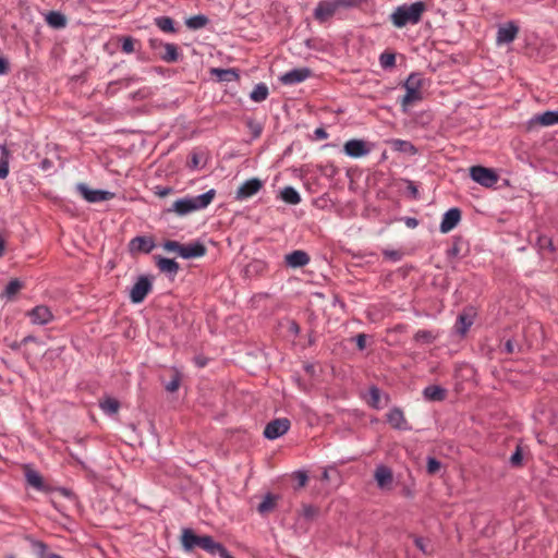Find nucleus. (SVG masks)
I'll return each mask as SVG.
<instances>
[{"label": "nucleus", "mask_w": 558, "mask_h": 558, "mask_svg": "<svg viewBox=\"0 0 558 558\" xmlns=\"http://www.w3.org/2000/svg\"><path fill=\"white\" fill-rule=\"evenodd\" d=\"M172 192H173V189L170 187V186L157 185L155 187V194L160 196V197H165V196L171 194Z\"/></svg>", "instance_id": "5fc2aeb1"}, {"label": "nucleus", "mask_w": 558, "mask_h": 558, "mask_svg": "<svg viewBox=\"0 0 558 558\" xmlns=\"http://www.w3.org/2000/svg\"><path fill=\"white\" fill-rule=\"evenodd\" d=\"M281 199L290 205L301 203V195L293 186H284L280 192Z\"/></svg>", "instance_id": "c85d7f7f"}, {"label": "nucleus", "mask_w": 558, "mask_h": 558, "mask_svg": "<svg viewBox=\"0 0 558 558\" xmlns=\"http://www.w3.org/2000/svg\"><path fill=\"white\" fill-rule=\"evenodd\" d=\"M33 325L45 326L53 322L54 315L46 305H36L26 313Z\"/></svg>", "instance_id": "9b49d317"}, {"label": "nucleus", "mask_w": 558, "mask_h": 558, "mask_svg": "<svg viewBox=\"0 0 558 558\" xmlns=\"http://www.w3.org/2000/svg\"><path fill=\"white\" fill-rule=\"evenodd\" d=\"M379 63L384 69L392 68L396 63V56L393 53L384 52L379 57Z\"/></svg>", "instance_id": "c03bdc74"}, {"label": "nucleus", "mask_w": 558, "mask_h": 558, "mask_svg": "<svg viewBox=\"0 0 558 558\" xmlns=\"http://www.w3.org/2000/svg\"><path fill=\"white\" fill-rule=\"evenodd\" d=\"M404 89H405V94L401 98L400 104L402 106L403 111H407L409 106L421 101L423 99V95H422L421 90H415L414 88H404Z\"/></svg>", "instance_id": "393cba45"}, {"label": "nucleus", "mask_w": 558, "mask_h": 558, "mask_svg": "<svg viewBox=\"0 0 558 558\" xmlns=\"http://www.w3.org/2000/svg\"><path fill=\"white\" fill-rule=\"evenodd\" d=\"M438 335H435L430 330L420 329L414 333V340L422 344L433 343Z\"/></svg>", "instance_id": "4c0bfd02"}, {"label": "nucleus", "mask_w": 558, "mask_h": 558, "mask_svg": "<svg viewBox=\"0 0 558 558\" xmlns=\"http://www.w3.org/2000/svg\"><path fill=\"white\" fill-rule=\"evenodd\" d=\"M314 135L317 140H326L328 137V133L326 132L325 129L323 128H317L315 131H314Z\"/></svg>", "instance_id": "680f3d73"}, {"label": "nucleus", "mask_w": 558, "mask_h": 558, "mask_svg": "<svg viewBox=\"0 0 558 558\" xmlns=\"http://www.w3.org/2000/svg\"><path fill=\"white\" fill-rule=\"evenodd\" d=\"M153 289V282L147 276H140L133 287L130 289V299L132 303H142Z\"/></svg>", "instance_id": "0eeeda50"}, {"label": "nucleus", "mask_w": 558, "mask_h": 558, "mask_svg": "<svg viewBox=\"0 0 558 558\" xmlns=\"http://www.w3.org/2000/svg\"><path fill=\"white\" fill-rule=\"evenodd\" d=\"M99 408L105 414L112 416L118 413L120 409V403L114 398L106 397L104 400L99 401Z\"/></svg>", "instance_id": "bb28decb"}, {"label": "nucleus", "mask_w": 558, "mask_h": 558, "mask_svg": "<svg viewBox=\"0 0 558 558\" xmlns=\"http://www.w3.org/2000/svg\"><path fill=\"white\" fill-rule=\"evenodd\" d=\"M311 76V70L308 68H298L284 73L280 81L284 85H295L301 82H304L306 78Z\"/></svg>", "instance_id": "a211bd4d"}, {"label": "nucleus", "mask_w": 558, "mask_h": 558, "mask_svg": "<svg viewBox=\"0 0 558 558\" xmlns=\"http://www.w3.org/2000/svg\"><path fill=\"white\" fill-rule=\"evenodd\" d=\"M279 499L278 495H274L271 493H267L264 496L262 502L257 506V511L262 515H266L269 512L274 511Z\"/></svg>", "instance_id": "5701e85b"}, {"label": "nucleus", "mask_w": 558, "mask_h": 558, "mask_svg": "<svg viewBox=\"0 0 558 558\" xmlns=\"http://www.w3.org/2000/svg\"><path fill=\"white\" fill-rule=\"evenodd\" d=\"M182 546L185 551H192L199 547L211 556L220 558H234L229 550L210 535H196L191 529H184L181 536Z\"/></svg>", "instance_id": "f257e3e1"}, {"label": "nucleus", "mask_w": 558, "mask_h": 558, "mask_svg": "<svg viewBox=\"0 0 558 558\" xmlns=\"http://www.w3.org/2000/svg\"><path fill=\"white\" fill-rule=\"evenodd\" d=\"M504 352L512 354L514 352V343L511 339H508L504 345Z\"/></svg>", "instance_id": "e2e57ef3"}, {"label": "nucleus", "mask_w": 558, "mask_h": 558, "mask_svg": "<svg viewBox=\"0 0 558 558\" xmlns=\"http://www.w3.org/2000/svg\"><path fill=\"white\" fill-rule=\"evenodd\" d=\"M46 22L53 28H64L66 26L65 15L58 11H50L46 15Z\"/></svg>", "instance_id": "c756f323"}, {"label": "nucleus", "mask_w": 558, "mask_h": 558, "mask_svg": "<svg viewBox=\"0 0 558 558\" xmlns=\"http://www.w3.org/2000/svg\"><path fill=\"white\" fill-rule=\"evenodd\" d=\"M372 150L371 145L359 138L349 140L343 146V151L351 158H361L368 155Z\"/></svg>", "instance_id": "f8f14e48"}, {"label": "nucleus", "mask_w": 558, "mask_h": 558, "mask_svg": "<svg viewBox=\"0 0 558 558\" xmlns=\"http://www.w3.org/2000/svg\"><path fill=\"white\" fill-rule=\"evenodd\" d=\"M209 23V19L204 14L193 15L185 21L187 28L196 31L205 27Z\"/></svg>", "instance_id": "72a5a7b5"}, {"label": "nucleus", "mask_w": 558, "mask_h": 558, "mask_svg": "<svg viewBox=\"0 0 558 558\" xmlns=\"http://www.w3.org/2000/svg\"><path fill=\"white\" fill-rule=\"evenodd\" d=\"M263 187V181L257 178H252L244 181L235 192V199L245 201L253 195L257 194Z\"/></svg>", "instance_id": "4468645a"}, {"label": "nucleus", "mask_w": 558, "mask_h": 558, "mask_svg": "<svg viewBox=\"0 0 558 558\" xmlns=\"http://www.w3.org/2000/svg\"><path fill=\"white\" fill-rule=\"evenodd\" d=\"M342 9H352L361 5L363 2H366L367 0H339Z\"/></svg>", "instance_id": "603ef678"}, {"label": "nucleus", "mask_w": 558, "mask_h": 558, "mask_svg": "<svg viewBox=\"0 0 558 558\" xmlns=\"http://www.w3.org/2000/svg\"><path fill=\"white\" fill-rule=\"evenodd\" d=\"M422 75L420 73H411L407 81L403 84L404 88H414L415 90H421L422 87Z\"/></svg>", "instance_id": "ea45409f"}, {"label": "nucleus", "mask_w": 558, "mask_h": 558, "mask_svg": "<svg viewBox=\"0 0 558 558\" xmlns=\"http://www.w3.org/2000/svg\"><path fill=\"white\" fill-rule=\"evenodd\" d=\"M404 222H405V226L408 228H411V229H414L418 226V220L416 218H413V217H407L404 219Z\"/></svg>", "instance_id": "0e129e2a"}, {"label": "nucleus", "mask_w": 558, "mask_h": 558, "mask_svg": "<svg viewBox=\"0 0 558 558\" xmlns=\"http://www.w3.org/2000/svg\"><path fill=\"white\" fill-rule=\"evenodd\" d=\"M318 515V508L312 505H304L302 508V517L305 520L312 521Z\"/></svg>", "instance_id": "a18cd8bd"}, {"label": "nucleus", "mask_w": 558, "mask_h": 558, "mask_svg": "<svg viewBox=\"0 0 558 558\" xmlns=\"http://www.w3.org/2000/svg\"><path fill=\"white\" fill-rule=\"evenodd\" d=\"M1 156H0V180L5 179L9 174V159L10 151L5 145L0 146Z\"/></svg>", "instance_id": "c9c22d12"}, {"label": "nucleus", "mask_w": 558, "mask_h": 558, "mask_svg": "<svg viewBox=\"0 0 558 558\" xmlns=\"http://www.w3.org/2000/svg\"><path fill=\"white\" fill-rule=\"evenodd\" d=\"M251 269L255 272H263L266 269V263L263 260H254L248 265V270Z\"/></svg>", "instance_id": "864d4df0"}, {"label": "nucleus", "mask_w": 558, "mask_h": 558, "mask_svg": "<svg viewBox=\"0 0 558 558\" xmlns=\"http://www.w3.org/2000/svg\"><path fill=\"white\" fill-rule=\"evenodd\" d=\"M390 144L392 149L399 153H404L408 155H415L417 153L416 147L411 142L405 140H392Z\"/></svg>", "instance_id": "cd10ccee"}, {"label": "nucleus", "mask_w": 558, "mask_h": 558, "mask_svg": "<svg viewBox=\"0 0 558 558\" xmlns=\"http://www.w3.org/2000/svg\"><path fill=\"white\" fill-rule=\"evenodd\" d=\"M291 423L287 417L270 421L264 429V437L274 440L283 436L290 428Z\"/></svg>", "instance_id": "6e6552de"}, {"label": "nucleus", "mask_w": 558, "mask_h": 558, "mask_svg": "<svg viewBox=\"0 0 558 558\" xmlns=\"http://www.w3.org/2000/svg\"><path fill=\"white\" fill-rule=\"evenodd\" d=\"M310 255L302 250L293 251L284 256L286 265L291 268H301L310 263Z\"/></svg>", "instance_id": "6ab92c4d"}, {"label": "nucleus", "mask_w": 558, "mask_h": 558, "mask_svg": "<svg viewBox=\"0 0 558 558\" xmlns=\"http://www.w3.org/2000/svg\"><path fill=\"white\" fill-rule=\"evenodd\" d=\"M440 466H441V463L437 459L432 458V457L427 458L426 469H427L428 473H430V474L436 473L437 471H439Z\"/></svg>", "instance_id": "8fccbe9b"}, {"label": "nucleus", "mask_w": 558, "mask_h": 558, "mask_svg": "<svg viewBox=\"0 0 558 558\" xmlns=\"http://www.w3.org/2000/svg\"><path fill=\"white\" fill-rule=\"evenodd\" d=\"M155 248V242L148 236H135L129 243V251L132 254L145 253L148 254Z\"/></svg>", "instance_id": "f3484780"}, {"label": "nucleus", "mask_w": 558, "mask_h": 558, "mask_svg": "<svg viewBox=\"0 0 558 558\" xmlns=\"http://www.w3.org/2000/svg\"><path fill=\"white\" fill-rule=\"evenodd\" d=\"M167 252L175 253L183 259L198 258L206 254V247L203 243L195 241L189 244H182L174 240H167L162 243Z\"/></svg>", "instance_id": "20e7f679"}, {"label": "nucleus", "mask_w": 558, "mask_h": 558, "mask_svg": "<svg viewBox=\"0 0 558 558\" xmlns=\"http://www.w3.org/2000/svg\"><path fill=\"white\" fill-rule=\"evenodd\" d=\"M407 190L408 192L412 195L413 198H418V189L417 186L415 185V183L411 180H408L407 181Z\"/></svg>", "instance_id": "4d7b16f0"}, {"label": "nucleus", "mask_w": 558, "mask_h": 558, "mask_svg": "<svg viewBox=\"0 0 558 558\" xmlns=\"http://www.w3.org/2000/svg\"><path fill=\"white\" fill-rule=\"evenodd\" d=\"M10 71L9 61L0 56V75H5Z\"/></svg>", "instance_id": "13d9d810"}, {"label": "nucleus", "mask_w": 558, "mask_h": 558, "mask_svg": "<svg viewBox=\"0 0 558 558\" xmlns=\"http://www.w3.org/2000/svg\"><path fill=\"white\" fill-rule=\"evenodd\" d=\"M269 95L268 87L265 83L257 84L250 94L251 100L262 102L267 99Z\"/></svg>", "instance_id": "f704fd0d"}, {"label": "nucleus", "mask_w": 558, "mask_h": 558, "mask_svg": "<svg viewBox=\"0 0 558 558\" xmlns=\"http://www.w3.org/2000/svg\"><path fill=\"white\" fill-rule=\"evenodd\" d=\"M518 34L519 25L514 21L506 22L497 28L496 44L498 46L511 44L517 38Z\"/></svg>", "instance_id": "1a4fd4ad"}, {"label": "nucleus", "mask_w": 558, "mask_h": 558, "mask_svg": "<svg viewBox=\"0 0 558 558\" xmlns=\"http://www.w3.org/2000/svg\"><path fill=\"white\" fill-rule=\"evenodd\" d=\"M76 190L88 203L105 202L111 199L114 196L112 192L106 190H92L84 183H78L76 185Z\"/></svg>", "instance_id": "9d476101"}, {"label": "nucleus", "mask_w": 558, "mask_h": 558, "mask_svg": "<svg viewBox=\"0 0 558 558\" xmlns=\"http://www.w3.org/2000/svg\"><path fill=\"white\" fill-rule=\"evenodd\" d=\"M368 395H369V405L376 410H379L383 408V405L380 404V397H381V391L378 387L376 386H372L368 390Z\"/></svg>", "instance_id": "58836bf2"}, {"label": "nucleus", "mask_w": 558, "mask_h": 558, "mask_svg": "<svg viewBox=\"0 0 558 558\" xmlns=\"http://www.w3.org/2000/svg\"><path fill=\"white\" fill-rule=\"evenodd\" d=\"M523 456L521 447L518 446L515 451L510 457V463L512 466H520L522 464Z\"/></svg>", "instance_id": "09e8293b"}, {"label": "nucleus", "mask_w": 558, "mask_h": 558, "mask_svg": "<svg viewBox=\"0 0 558 558\" xmlns=\"http://www.w3.org/2000/svg\"><path fill=\"white\" fill-rule=\"evenodd\" d=\"M295 477L300 486H304L307 483L308 476L304 471H298Z\"/></svg>", "instance_id": "052dcab7"}, {"label": "nucleus", "mask_w": 558, "mask_h": 558, "mask_svg": "<svg viewBox=\"0 0 558 558\" xmlns=\"http://www.w3.org/2000/svg\"><path fill=\"white\" fill-rule=\"evenodd\" d=\"M472 325L473 318L471 316L466 314H460L457 318L454 329L461 337H464Z\"/></svg>", "instance_id": "2f4dec72"}, {"label": "nucleus", "mask_w": 558, "mask_h": 558, "mask_svg": "<svg viewBox=\"0 0 558 558\" xmlns=\"http://www.w3.org/2000/svg\"><path fill=\"white\" fill-rule=\"evenodd\" d=\"M52 162L49 159H44L40 161V169L48 170L51 167Z\"/></svg>", "instance_id": "774afa93"}, {"label": "nucleus", "mask_w": 558, "mask_h": 558, "mask_svg": "<svg viewBox=\"0 0 558 558\" xmlns=\"http://www.w3.org/2000/svg\"><path fill=\"white\" fill-rule=\"evenodd\" d=\"M157 266L160 269V271L166 272L170 276H175L180 268L179 264L174 259L167 257H158Z\"/></svg>", "instance_id": "a878e982"}, {"label": "nucleus", "mask_w": 558, "mask_h": 558, "mask_svg": "<svg viewBox=\"0 0 558 558\" xmlns=\"http://www.w3.org/2000/svg\"><path fill=\"white\" fill-rule=\"evenodd\" d=\"M180 386V377L175 375L170 381H168L165 386L166 390L169 392H174L179 389Z\"/></svg>", "instance_id": "3c124183"}, {"label": "nucleus", "mask_w": 558, "mask_h": 558, "mask_svg": "<svg viewBox=\"0 0 558 558\" xmlns=\"http://www.w3.org/2000/svg\"><path fill=\"white\" fill-rule=\"evenodd\" d=\"M355 344L359 350L363 351L366 348V335L365 333H359L354 338Z\"/></svg>", "instance_id": "6e6d98bb"}, {"label": "nucleus", "mask_w": 558, "mask_h": 558, "mask_svg": "<svg viewBox=\"0 0 558 558\" xmlns=\"http://www.w3.org/2000/svg\"><path fill=\"white\" fill-rule=\"evenodd\" d=\"M470 177L484 187H492L498 182V174L489 168L473 166L470 168Z\"/></svg>", "instance_id": "423d86ee"}, {"label": "nucleus", "mask_w": 558, "mask_h": 558, "mask_svg": "<svg viewBox=\"0 0 558 558\" xmlns=\"http://www.w3.org/2000/svg\"><path fill=\"white\" fill-rule=\"evenodd\" d=\"M22 288H23V282L20 279H17V278L11 279L4 287L3 291L0 293V299L11 301L15 298V295L19 293V291Z\"/></svg>", "instance_id": "4be33fe9"}, {"label": "nucleus", "mask_w": 558, "mask_h": 558, "mask_svg": "<svg viewBox=\"0 0 558 558\" xmlns=\"http://www.w3.org/2000/svg\"><path fill=\"white\" fill-rule=\"evenodd\" d=\"M536 244L541 251L547 250L549 252H555V246H554L553 240H551V238H549L547 235H539L537 238Z\"/></svg>", "instance_id": "a19ab883"}, {"label": "nucleus", "mask_w": 558, "mask_h": 558, "mask_svg": "<svg viewBox=\"0 0 558 558\" xmlns=\"http://www.w3.org/2000/svg\"><path fill=\"white\" fill-rule=\"evenodd\" d=\"M342 9L339 0H320L313 11V17L319 24L329 22Z\"/></svg>", "instance_id": "39448f33"}, {"label": "nucleus", "mask_w": 558, "mask_h": 558, "mask_svg": "<svg viewBox=\"0 0 558 558\" xmlns=\"http://www.w3.org/2000/svg\"><path fill=\"white\" fill-rule=\"evenodd\" d=\"M155 25L163 33L174 34L178 29L174 27V21L170 16H158L154 20Z\"/></svg>", "instance_id": "473e14b6"}, {"label": "nucleus", "mask_w": 558, "mask_h": 558, "mask_svg": "<svg viewBox=\"0 0 558 558\" xmlns=\"http://www.w3.org/2000/svg\"><path fill=\"white\" fill-rule=\"evenodd\" d=\"M374 480L380 490H390L393 484L392 470L385 464L376 465L374 471Z\"/></svg>", "instance_id": "ddd939ff"}, {"label": "nucleus", "mask_w": 558, "mask_h": 558, "mask_svg": "<svg viewBox=\"0 0 558 558\" xmlns=\"http://www.w3.org/2000/svg\"><path fill=\"white\" fill-rule=\"evenodd\" d=\"M460 254V247L458 244H453L449 250H447L448 258H456Z\"/></svg>", "instance_id": "bf43d9fd"}, {"label": "nucleus", "mask_w": 558, "mask_h": 558, "mask_svg": "<svg viewBox=\"0 0 558 558\" xmlns=\"http://www.w3.org/2000/svg\"><path fill=\"white\" fill-rule=\"evenodd\" d=\"M426 7L423 1L403 3L395 9L390 15V21L398 28L405 27L407 25H416L421 22Z\"/></svg>", "instance_id": "7ed1b4c3"}, {"label": "nucleus", "mask_w": 558, "mask_h": 558, "mask_svg": "<svg viewBox=\"0 0 558 558\" xmlns=\"http://www.w3.org/2000/svg\"><path fill=\"white\" fill-rule=\"evenodd\" d=\"M148 45L151 50H154L155 52H157L159 54V52H161V50L163 49V46L166 45V43H163L159 38L151 37L148 39Z\"/></svg>", "instance_id": "de8ad7c7"}, {"label": "nucleus", "mask_w": 558, "mask_h": 558, "mask_svg": "<svg viewBox=\"0 0 558 558\" xmlns=\"http://www.w3.org/2000/svg\"><path fill=\"white\" fill-rule=\"evenodd\" d=\"M461 220V210L457 207L448 209L444 215L439 226L441 233H448L457 227Z\"/></svg>", "instance_id": "dca6fc26"}, {"label": "nucleus", "mask_w": 558, "mask_h": 558, "mask_svg": "<svg viewBox=\"0 0 558 558\" xmlns=\"http://www.w3.org/2000/svg\"><path fill=\"white\" fill-rule=\"evenodd\" d=\"M121 49L124 53L130 54L135 51V39L131 36H124L121 39Z\"/></svg>", "instance_id": "79ce46f5"}, {"label": "nucleus", "mask_w": 558, "mask_h": 558, "mask_svg": "<svg viewBox=\"0 0 558 558\" xmlns=\"http://www.w3.org/2000/svg\"><path fill=\"white\" fill-rule=\"evenodd\" d=\"M423 397L427 401H442L446 398V389L438 385H429L423 389Z\"/></svg>", "instance_id": "412c9836"}, {"label": "nucleus", "mask_w": 558, "mask_h": 558, "mask_svg": "<svg viewBox=\"0 0 558 558\" xmlns=\"http://www.w3.org/2000/svg\"><path fill=\"white\" fill-rule=\"evenodd\" d=\"M159 58L167 63L178 62L180 59L179 47L175 44L166 43Z\"/></svg>", "instance_id": "aec40b11"}, {"label": "nucleus", "mask_w": 558, "mask_h": 558, "mask_svg": "<svg viewBox=\"0 0 558 558\" xmlns=\"http://www.w3.org/2000/svg\"><path fill=\"white\" fill-rule=\"evenodd\" d=\"M25 478L27 481V483L33 486L34 488L38 489V490H43L44 489V480L41 477V475L37 472V471H34V470H28L26 473H25Z\"/></svg>", "instance_id": "e433bc0d"}, {"label": "nucleus", "mask_w": 558, "mask_h": 558, "mask_svg": "<svg viewBox=\"0 0 558 558\" xmlns=\"http://www.w3.org/2000/svg\"><path fill=\"white\" fill-rule=\"evenodd\" d=\"M33 549L39 555V558L46 557L47 554V545L41 541L33 539L31 542Z\"/></svg>", "instance_id": "49530a36"}, {"label": "nucleus", "mask_w": 558, "mask_h": 558, "mask_svg": "<svg viewBox=\"0 0 558 558\" xmlns=\"http://www.w3.org/2000/svg\"><path fill=\"white\" fill-rule=\"evenodd\" d=\"M534 120L544 126L558 124V109L537 114Z\"/></svg>", "instance_id": "7c9ffc66"}, {"label": "nucleus", "mask_w": 558, "mask_h": 558, "mask_svg": "<svg viewBox=\"0 0 558 558\" xmlns=\"http://www.w3.org/2000/svg\"><path fill=\"white\" fill-rule=\"evenodd\" d=\"M194 362H195L197 367H205L206 364H207V359L204 357V356H196L194 359Z\"/></svg>", "instance_id": "69168bd1"}, {"label": "nucleus", "mask_w": 558, "mask_h": 558, "mask_svg": "<svg viewBox=\"0 0 558 558\" xmlns=\"http://www.w3.org/2000/svg\"><path fill=\"white\" fill-rule=\"evenodd\" d=\"M211 74L216 76L218 82H235L240 75L235 69H211Z\"/></svg>", "instance_id": "b1692460"}, {"label": "nucleus", "mask_w": 558, "mask_h": 558, "mask_svg": "<svg viewBox=\"0 0 558 558\" xmlns=\"http://www.w3.org/2000/svg\"><path fill=\"white\" fill-rule=\"evenodd\" d=\"M216 191L214 189L196 196H185L177 199L166 213H174L178 216H186L191 213L205 209L214 199Z\"/></svg>", "instance_id": "f03ea898"}, {"label": "nucleus", "mask_w": 558, "mask_h": 558, "mask_svg": "<svg viewBox=\"0 0 558 558\" xmlns=\"http://www.w3.org/2000/svg\"><path fill=\"white\" fill-rule=\"evenodd\" d=\"M381 253H383V256L385 257V259L390 260L392 263H398L403 257V253L399 250L385 248V250H383Z\"/></svg>", "instance_id": "37998d69"}, {"label": "nucleus", "mask_w": 558, "mask_h": 558, "mask_svg": "<svg viewBox=\"0 0 558 558\" xmlns=\"http://www.w3.org/2000/svg\"><path fill=\"white\" fill-rule=\"evenodd\" d=\"M386 421L393 429H397V430H411L412 429L411 425L408 423V421L404 416L403 411L398 407H395L388 411V413L386 414Z\"/></svg>", "instance_id": "2eb2a0df"}, {"label": "nucleus", "mask_w": 558, "mask_h": 558, "mask_svg": "<svg viewBox=\"0 0 558 558\" xmlns=\"http://www.w3.org/2000/svg\"><path fill=\"white\" fill-rule=\"evenodd\" d=\"M24 347V343H22V340L21 341H14L10 344V348L13 350V351H20L22 348Z\"/></svg>", "instance_id": "338daca9"}]
</instances>
